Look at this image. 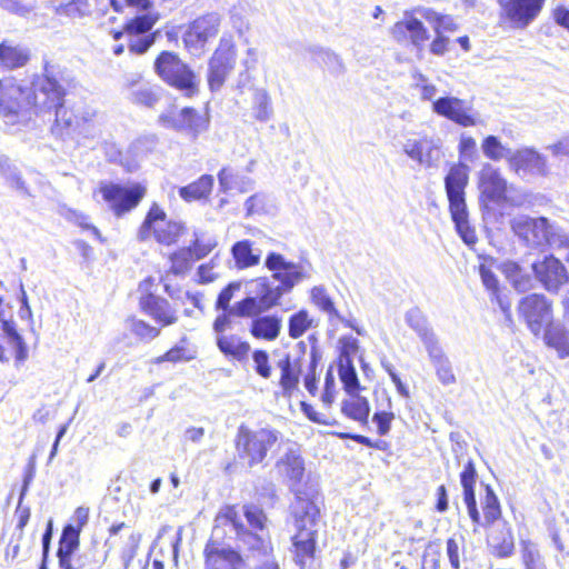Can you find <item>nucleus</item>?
Masks as SVG:
<instances>
[{
	"mask_svg": "<svg viewBox=\"0 0 569 569\" xmlns=\"http://www.w3.org/2000/svg\"><path fill=\"white\" fill-rule=\"evenodd\" d=\"M218 181L222 192L237 190L246 193L251 191L254 184L250 177L234 172L231 168H222L218 173Z\"/></svg>",
	"mask_w": 569,
	"mask_h": 569,
	"instance_id": "obj_31",
	"label": "nucleus"
},
{
	"mask_svg": "<svg viewBox=\"0 0 569 569\" xmlns=\"http://www.w3.org/2000/svg\"><path fill=\"white\" fill-rule=\"evenodd\" d=\"M216 521L219 525H230L236 532L237 539L250 550L260 551L267 555L270 551L269 541L263 533L248 529L240 519L239 512L233 506H226L218 513Z\"/></svg>",
	"mask_w": 569,
	"mask_h": 569,
	"instance_id": "obj_16",
	"label": "nucleus"
},
{
	"mask_svg": "<svg viewBox=\"0 0 569 569\" xmlns=\"http://www.w3.org/2000/svg\"><path fill=\"white\" fill-rule=\"evenodd\" d=\"M80 529L74 525H68L62 531L58 553L71 555L79 545Z\"/></svg>",
	"mask_w": 569,
	"mask_h": 569,
	"instance_id": "obj_49",
	"label": "nucleus"
},
{
	"mask_svg": "<svg viewBox=\"0 0 569 569\" xmlns=\"http://www.w3.org/2000/svg\"><path fill=\"white\" fill-rule=\"evenodd\" d=\"M535 278L549 292H558L569 280L563 263L553 256H546L542 260L532 263Z\"/></svg>",
	"mask_w": 569,
	"mask_h": 569,
	"instance_id": "obj_19",
	"label": "nucleus"
},
{
	"mask_svg": "<svg viewBox=\"0 0 569 569\" xmlns=\"http://www.w3.org/2000/svg\"><path fill=\"white\" fill-rule=\"evenodd\" d=\"M406 322L417 332L426 349L439 342L432 329L429 328L426 317L419 309H410L406 313Z\"/></svg>",
	"mask_w": 569,
	"mask_h": 569,
	"instance_id": "obj_33",
	"label": "nucleus"
},
{
	"mask_svg": "<svg viewBox=\"0 0 569 569\" xmlns=\"http://www.w3.org/2000/svg\"><path fill=\"white\" fill-rule=\"evenodd\" d=\"M281 321L274 316H263L254 319L250 332L258 339L274 340L280 333Z\"/></svg>",
	"mask_w": 569,
	"mask_h": 569,
	"instance_id": "obj_36",
	"label": "nucleus"
},
{
	"mask_svg": "<svg viewBox=\"0 0 569 569\" xmlns=\"http://www.w3.org/2000/svg\"><path fill=\"white\" fill-rule=\"evenodd\" d=\"M320 58L322 63L329 70L330 73L335 76H340L345 73V63L337 53L329 50H322L320 52Z\"/></svg>",
	"mask_w": 569,
	"mask_h": 569,
	"instance_id": "obj_54",
	"label": "nucleus"
},
{
	"mask_svg": "<svg viewBox=\"0 0 569 569\" xmlns=\"http://www.w3.org/2000/svg\"><path fill=\"white\" fill-rule=\"evenodd\" d=\"M221 20L219 13L209 12L191 21L182 36L184 48L193 56H201L207 43L218 36Z\"/></svg>",
	"mask_w": 569,
	"mask_h": 569,
	"instance_id": "obj_12",
	"label": "nucleus"
},
{
	"mask_svg": "<svg viewBox=\"0 0 569 569\" xmlns=\"http://www.w3.org/2000/svg\"><path fill=\"white\" fill-rule=\"evenodd\" d=\"M502 272L519 292H526L533 288V278L523 270L519 263L507 261L502 264Z\"/></svg>",
	"mask_w": 569,
	"mask_h": 569,
	"instance_id": "obj_35",
	"label": "nucleus"
},
{
	"mask_svg": "<svg viewBox=\"0 0 569 569\" xmlns=\"http://www.w3.org/2000/svg\"><path fill=\"white\" fill-rule=\"evenodd\" d=\"M41 78H38L33 87L22 86L14 78L0 80V114L8 123H14L18 118L31 108L39 109L40 100H36V86Z\"/></svg>",
	"mask_w": 569,
	"mask_h": 569,
	"instance_id": "obj_6",
	"label": "nucleus"
},
{
	"mask_svg": "<svg viewBox=\"0 0 569 569\" xmlns=\"http://www.w3.org/2000/svg\"><path fill=\"white\" fill-rule=\"evenodd\" d=\"M391 36L398 42H410L417 47L422 48L425 42L429 39V33L422 21L418 19L413 12L406 11L402 20L398 21L391 28Z\"/></svg>",
	"mask_w": 569,
	"mask_h": 569,
	"instance_id": "obj_24",
	"label": "nucleus"
},
{
	"mask_svg": "<svg viewBox=\"0 0 569 569\" xmlns=\"http://www.w3.org/2000/svg\"><path fill=\"white\" fill-rule=\"evenodd\" d=\"M209 116L200 113L196 109L186 107L178 110L170 107L158 117V123L164 129L190 136L192 139L207 131L209 128Z\"/></svg>",
	"mask_w": 569,
	"mask_h": 569,
	"instance_id": "obj_11",
	"label": "nucleus"
},
{
	"mask_svg": "<svg viewBox=\"0 0 569 569\" xmlns=\"http://www.w3.org/2000/svg\"><path fill=\"white\" fill-rule=\"evenodd\" d=\"M217 346L219 350L236 360H243L248 357L250 351V345L246 341H242L236 335H220L217 337Z\"/></svg>",
	"mask_w": 569,
	"mask_h": 569,
	"instance_id": "obj_34",
	"label": "nucleus"
},
{
	"mask_svg": "<svg viewBox=\"0 0 569 569\" xmlns=\"http://www.w3.org/2000/svg\"><path fill=\"white\" fill-rule=\"evenodd\" d=\"M481 147H482L483 154L487 158H489L490 160L498 161L505 157L508 158V153L505 154V152H503L505 151L503 146L500 143L498 138L495 136H488L483 140Z\"/></svg>",
	"mask_w": 569,
	"mask_h": 569,
	"instance_id": "obj_53",
	"label": "nucleus"
},
{
	"mask_svg": "<svg viewBox=\"0 0 569 569\" xmlns=\"http://www.w3.org/2000/svg\"><path fill=\"white\" fill-rule=\"evenodd\" d=\"M183 232L184 226L181 222L168 220L166 212L153 203L139 229L138 238L146 241L153 236L157 242L170 246L176 243Z\"/></svg>",
	"mask_w": 569,
	"mask_h": 569,
	"instance_id": "obj_10",
	"label": "nucleus"
},
{
	"mask_svg": "<svg viewBox=\"0 0 569 569\" xmlns=\"http://www.w3.org/2000/svg\"><path fill=\"white\" fill-rule=\"evenodd\" d=\"M236 53L232 46L220 43L209 61L208 82L211 90H218L224 83L227 76L233 69Z\"/></svg>",
	"mask_w": 569,
	"mask_h": 569,
	"instance_id": "obj_23",
	"label": "nucleus"
},
{
	"mask_svg": "<svg viewBox=\"0 0 569 569\" xmlns=\"http://www.w3.org/2000/svg\"><path fill=\"white\" fill-rule=\"evenodd\" d=\"M543 339L546 345L553 348L560 358L569 357V331L563 325L549 323L545 329Z\"/></svg>",
	"mask_w": 569,
	"mask_h": 569,
	"instance_id": "obj_30",
	"label": "nucleus"
},
{
	"mask_svg": "<svg viewBox=\"0 0 569 569\" xmlns=\"http://www.w3.org/2000/svg\"><path fill=\"white\" fill-rule=\"evenodd\" d=\"M231 256L237 269H248L260 263L261 250L253 248V242L246 239L233 243Z\"/></svg>",
	"mask_w": 569,
	"mask_h": 569,
	"instance_id": "obj_28",
	"label": "nucleus"
},
{
	"mask_svg": "<svg viewBox=\"0 0 569 569\" xmlns=\"http://www.w3.org/2000/svg\"><path fill=\"white\" fill-rule=\"evenodd\" d=\"M479 273L481 277V281L483 286L491 291L495 296H497L499 290V281L496 274L485 264L479 267Z\"/></svg>",
	"mask_w": 569,
	"mask_h": 569,
	"instance_id": "obj_64",
	"label": "nucleus"
},
{
	"mask_svg": "<svg viewBox=\"0 0 569 569\" xmlns=\"http://www.w3.org/2000/svg\"><path fill=\"white\" fill-rule=\"evenodd\" d=\"M279 439V432L272 429L261 428L251 430L244 425L238 428L236 436V450L240 460L249 467L261 463L268 451Z\"/></svg>",
	"mask_w": 569,
	"mask_h": 569,
	"instance_id": "obj_7",
	"label": "nucleus"
},
{
	"mask_svg": "<svg viewBox=\"0 0 569 569\" xmlns=\"http://www.w3.org/2000/svg\"><path fill=\"white\" fill-rule=\"evenodd\" d=\"M154 71L164 82L188 97L197 91L194 72L174 52L162 51L154 61Z\"/></svg>",
	"mask_w": 569,
	"mask_h": 569,
	"instance_id": "obj_8",
	"label": "nucleus"
},
{
	"mask_svg": "<svg viewBox=\"0 0 569 569\" xmlns=\"http://www.w3.org/2000/svg\"><path fill=\"white\" fill-rule=\"evenodd\" d=\"M518 312L535 336H539L543 328L552 323V303L543 295L523 297L518 303Z\"/></svg>",
	"mask_w": 569,
	"mask_h": 569,
	"instance_id": "obj_13",
	"label": "nucleus"
},
{
	"mask_svg": "<svg viewBox=\"0 0 569 569\" xmlns=\"http://www.w3.org/2000/svg\"><path fill=\"white\" fill-rule=\"evenodd\" d=\"M206 569H242L244 561L233 549L209 541L204 547Z\"/></svg>",
	"mask_w": 569,
	"mask_h": 569,
	"instance_id": "obj_25",
	"label": "nucleus"
},
{
	"mask_svg": "<svg viewBox=\"0 0 569 569\" xmlns=\"http://www.w3.org/2000/svg\"><path fill=\"white\" fill-rule=\"evenodd\" d=\"M277 471L288 482L290 490L295 495V501L303 500L316 502L317 489L308 482L302 483L305 476V461L296 448L288 450L279 458L276 463Z\"/></svg>",
	"mask_w": 569,
	"mask_h": 569,
	"instance_id": "obj_9",
	"label": "nucleus"
},
{
	"mask_svg": "<svg viewBox=\"0 0 569 569\" xmlns=\"http://www.w3.org/2000/svg\"><path fill=\"white\" fill-rule=\"evenodd\" d=\"M158 32H154L142 38H131L129 41V50L137 54H142L154 43Z\"/></svg>",
	"mask_w": 569,
	"mask_h": 569,
	"instance_id": "obj_61",
	"label": "nucleus"
},
{
	"mask_svg": "<svg viewBox=\"0 0 569 569\" xmlns=\"http://www.w3.org/2000/svg\"><path fill=\"white\" fill-rule=\"evenodd\" d=\"M127 322L129 330L141 340L151 341L160 335V329L150 326L143 320L130 318Z\"/></svg>",
	"mask_w": 569,
	"mask_h": 569,
	"instance_id": "obj_47",
	"label": "nucleus"
},
{
	"mask_svg": "<svg viewBox=\"0 0 569 569\" xmlns=\"http://www.w3.org/2000/svg\"><path fill=\"white\" fill-rule=\"evenodd\" d=\"M311 326L308 311L300 310L289 319V336L293 339L301 337Z\"/></svg>",
	"mask_w": 569,
	"mask_h": 569,
	"instance_id": "obj_50",
	"label": "nucleus"
},
{
	"mask_svg": "<svg viewBox=\"0 0 569 569\" xmlns=\"http://www.w3.org/2000/svg\"><path fill=\"white\" fill-rule=\"evenodd\" d=\"M0 362L8 363L14 357L17 366L29 357L28 346L16 329L13 321H1L0 326Z\"/></svg>",
	"mask_w": 569,
	"mask_h": 569,
	"instance_id": "obj_20",
	"label": "nucleus"
},
{
	"mask_svg": "<svg viewBox=\"0 0 569 569\" xmlns=\"http://www.w3.org/2000/svg\"><path fill=\"white\" fill-rule=\"evenodd\" d=\"M273 113L271 100L264 89H257L253 93V114L258 121L267 122Z\"/></svg>",
	"mask_w": 569,
	"mask_h": 569,
	"instance_id": "obj_43",
	"label": "nucleus"
},
{
	"mask_svg": "<svg viewBox=\"0 0 569 569\" xmlns=\"http://www.w3.org/2000/svg\"><path fill=\"white\" fill-rule=\"evenodd\" d=\"M161 90L154 86L143 84L131 92V101L147 108L154 107L160 100Z\"/></svg>",
	"mask_w": 569,
	"mask_h": 569,
	"instance_id": "obj_42",
	"label": "nucleus"
},
{
	"mask_svg": "<svg viewBox=\"0 0 569 569\" xmlns=\"http://www.w3.org/2000/svg\"><path fill=\"white\" fill-rule=\"evenodd\" d=\"M432 111L461 127H472L477 118L470 102L457 97H441L433 101Z\"/></svg>",
	"mask_w": 569,
	"mask_h": 569,
	"instance_id": "obj_18",
	"label": "nucleus"
},
{
	"mask_svg": "<svg viewBox=\"0 0 569 569\" xmlns=\"http://www.w3.org/2000/svg\"><path fill=\"white\" fill-rule=\"evenodd\" d=\"M489 542L496 555L501 558L509 557L515 548L513 537L509 529L501 532V537L491 536Z\"/></svg>",
	"mask_w": 569,
	"mask_h": 569,
	"instance_id": "obj_48",
	"label": "nucleus"
},
{
	"mask_svg": "<svg viewBox=\"0 0 569 569\" xmlns=\"http://www.w3.org/2000/svg\"><path fill=\"white\" fill-rule=\"evenodd\" d=\"M266 310L259 303L258 299H254L251 295H249L243 300L237 302L231 309L230 313L237 317H257L264 312Z\"/></svg>",
	"mask_w": 569,
	"mask_h": 569,
	"instance_id": "obj_46",
	"label": "nucleus"
},
{
	"mask_svg": "<svg viewBox=\"0 0 569 569\" xmlns=\"http://www.w3.org/2000/svg\"><path fill=\"white\" fill-rule=\"evenodd\" d=\"M481 506L483 511V525L489 526L501 516L499 500L489 486L486 487V496L481 501Z\"/></svg>",
	"mask_w": 569,
	"mask_h": 569,
	"instance_id": "obj_44",
	"label": "nucleus"
},
{
	"mask_svg": "<svg viewBox=\"0 0 569 569\" xmlns=\"http://www.w3.org/2000/svg\"><path fill=\"white\" fill-rule=\"evenodd\" d=\"M196 261L191 247L182 248L170 256L171 267L169 272L181 276L188 272Z\"/></svg>",
	"mask_w": 569,
	"mask_h": 569,
	"instance_id": "obj_41",
	"label": "nucleus"
},
{
	"mask_svg": "<svg viewBox=\"0 0 569 569\" xmlns=\"http://www.w3.org/2000/svg\"><path fill=\"white\" fill-rule=\"evenodd\" d=\"M402 151L412 161L430 168L440 158V140L429 136L418 139H407L402 144Z\"/></svg>",
	"mask_w": 569,
	"mask_h": 569,
	"instance_id": "obj_21",
	"label": "nucleus"
},
{
	"mask_svg": "<svg viewBox=\"0 0 569 569\" xmlns=\"http://www.w3.org/2000/svg\"><path fill=\"white\" fill-rule=\"evenodd\" d=\"M99 192L114 214L120 217L138 206L146 194V188L140 184L127 188L112 182H101Z\"/></svg>",
	"mask_w": 569,
	"mask_h": 569,
	"instance_id": "obj_15",
	"label": "nucleus"
},
{
	"mask_svg": "<svg viewBox=\"0 0 569 569\" xmlns=\"http://www.w3.org/2000/svg\"><path fill=\"white\" fill-rule=\"evenodd\" d=\"M264 267L272 272L271 279L278 284L273 286L267 277H259L248 283V295L258 299L266 311L279 305L280 299L296 286L310 280L313 273L310 262L289 261L283 254L274 251L267 254Z\"/></svg>",
	"mask_w": 569,
	"mask_h": 569,
	"instance_id": "obj_1",
	"label": "nucleus"
},
{
	"mask_svg": "<svg viewBox=\"0 0 569 569\" xmlns=\"http://www.w3.org/2000/svg\"><path fill=\"white\" fill-rule=\"evenodd\" d=\"M30 59V51L26 46L13 40H3L0 43V66L7 69L24 67Z\"/></svg>",
	"mask_w": 569,
	"mask_h": 569,
	"instance_id": "obj_27",
	"label": "nucleus"
},
{
	"mask_svg": "<svg viewBox=\"0 0 569 569\" xmlns=\"http://www.w3.org/2000/svg\"><path fill=\"white\" fill-rule=\"evenodd\" d=\"M310 300L316 308L328 316L330 322H333V318H340V312L325 286L320 284L311 288Z\"/></svg>",
	"mask_w": 569,
	"mask_h": 569,
	"instance_id": "obj_37",
	"label": "nucleus"
},
{
	"mask_svg": "<svg viewBox=\"0 0 569 569\" xmlns=\"http://www.w3.org/2000/svg\"><path fill=\"white\" fill-rule=\"evenodd\" d=\"M522 559L526 569H546L538 548L530 541L522 542Z\"/></svg>",
	"mask_w": 569,
	"mask_h": 569,
	"instance_id": "obj_51",
	"label": "nucleus"
},
{
	"mask_svg": "<svg viewBox=\"0 0 569 569\" xmlns=\"http://www.w3.org/2000/svg\"><path fill=\"white\" fill-rule=\"evenodd\" d=\"M243 516L247 519L248 525L251 530L262 532L264 529L266 515L263 511L257 506H244L243 507Z\"/></svg>",
	"mask_w": 569,
	"mask_h": 569,
	"instance_id": "obj_52",
	"label": "nucleus"
},
{
	"mask_svg": "<svg viewBox=\"0 0 569 569\" xmlns=\"http://www.w3.org/2000/svg\"><path fill=\"white\" fill-rule=\"evenodd\" d=\"M426 350L428 352L432 366L436 369L438 380L445 386L455 383L456 376L452 371L451 362L446 356L440 343L438 342Z\"/></svg>",
	"mask_w": 569,
	"mask_h": 569,
	"instance_id": "obj_29",
	"label": "nucleus"
},
{
	"mask_svg": "<svg viewBox=\"0 0 569 569\" xmlns=\"http://www.w3.org/2000/svg\"><path fill=\"white\" fill-rule=\"evenodd\" d=\"M278 367L281 370L280 386L283 395L291 397L292 392L298 387L299 370L291 363L288 356L284 359L279 360Z\"/></svg>",
	"mask_w": 569,
	"mask_h": 569,
	"instance_id": "obj_39",
	"label": "nucleus"
},
{
	"mask_svg": "<svg viewBox=\"0 0 569 569\" xmlns=\"http://www.w3.org/2000/svg\"><path fill=\"white\" fill-rule=\"evenodd\" d=\"M510 169L520 177H547L549 166L547 158L533 148H522L511 152L508 150Z\"/></svg>",
	"mask_w": 569,
	"mask_h": 569,
	"instance_id": "obj_17",
	"label": "nucleus"
},
{
	"mask_svg": "<svg viewBox=\"0 0 569 569\" xmlns=\"http://www.w3.org/2000/svg\"><path fill=\"white\" fill-rule=\"evenodd\" d=\"M56 12L69 18H83L90 14L91 6L88 0H71L66 3H60Z\"/></svg>",
	"mask_w": 569,
	"mask_h": 569,
	"instance_id": "obj_45",
	"label": "nucleus"
},
{
	"mask_svg": "<svg viewBox=\"0 0 569 569\" xmlns=\"http://www.w3.org/2000/svg\"><path fill=\"white\" fill-rule=\"evenodd\" d=\"M218 244L216 238L199 239L196 238L193 244L190 246L193 250V257L196 260H200L208 256Z\"/></svg>",
	"mask_w": 569,
	"mask_h": 569,
	"instance_id": "obj_57",
	"label": "nucleus"
},
{
	"mask_svg": "<svg viewBox=\"0 0 569 569\" xmlns=\"http://www.w3.org/2000/svg\"><path fill=\"white\" fill-rule=\"evenodd\" d=\"M252 359L254 362L256 372L260 377L268 379L271 376L268 353L263 350H256L252 355Z\"/></svg>",
	"mask_w": 569,
	"mask_h": 569,
	"instance_id": "obj_60",
	"label": "nucleus"
},
{
	"mask_svg": "<svg viewBox=\"0 0 569 569\" xmlns=\"http://www.w3.org/2000/svg\"><path fill=\"white\" fill-rule=\"evenodd\" d=\"M479 190L481 198L486 202L495 204L508 202L513 206H520L522 202V200H516L513 197L509 196L513 187H509L499 170L489 163L485 164L480 171Z\"/></svg>",
	"mask_w": 569,
	"mask_h": 569,
	"instance_id": "obj_14",
	"label": "nucleus"
},
{
	"mask_svg": "<svg viewBox=\"0 0 569 569\" xmlns=\"http://www.w3.org/2000/svg\"><path fill=\"white\" fill-rule=\"evenodd\" d=\"M476 469H475V465L471 460H469L462 472L460 473V482H461V486L463 488V496L469 493V492H475V483H476Z\"/></svg>",
	"mask_w": 569,
	"mask_h": 569,
	"instance_id": "obj_59",
	"label": "nucleus"
},
{
	"mask_svg": "<svg viewBox=\"0 0 569 569\" xmlns=\"http://www.w3.org/2000/svg\"><path fill=\"white\" fill-rule=\"evenodd\" d=\"M140 306L148 316L164 327L178 321L177 310L163 298L149 295L141 299Z\"/></svg>",
	"mask_w": 569,
	"mask_h": 569,
	"instance_id": "obj_26",
	"label": "nucleus"
},
{
	"mask_svg": "<svg viewBox=\"0 0 569 569\" xmlns=\"http://www.w3.org/2000/svg\"><path fill=\"white\" fill-rule=\"evenodd\" d=\"M460 158L466 161H473L477 158V143L472 137L462 134L459 142Z\"/></svg>",
	"mask_w": 569,
	"mask_h": 569,
	"instance_id": "obj_58",
	"label": "nucleus"
},
{
	"mask_svg": "<svg viewBox=\"0 0 569 569\" xmlns=\"http://www.w3.org/2000/svg\"><path fill=\"white\" fill-rule=\"evenodd\" d=\"M36 100H41L39 111L54 110L56 121L53 130L59 134H63V130L68 132H77L81 134L79 116L63 104V88L57 80L42 77L36 86Z\"/></svg>",
	"mask_w": 569,
	"mask_h": 569,
	"instance_id": "obj_5",
	"label": "nucleus"
},
{
	"mask_svg": "<svg viewBox=\"0 0 569 569\" xmlns=\"http://www.w3.org/2000/svg\"><path fill=\"white\" fill-rule=\"evenodd\" d=\"M158 20L159 13L148 9L146 13L131 19L126 24L124 31L129 36H139L151 30Z\"/></svg>",
	"mask_w": 569,
	"mask_h": 569,
	"instance_id": "obj_40",
	"label": "nucleus"
},
{
	"mask_svg": "<svg viewBox=\"0 0 569 569\" xmlns=\"http://www.w3.org/2000/svg\"><path fill=\"white\" fill-rule=\"evenodd\" d=\"M506 19L516 28L527 27L540 12L545 0H498Z\"/></svg>",
	"mask_w": 569,
	"mask_h": 569,
	"instance_id": "obj_22",
	"label": "nucleus"
},
{
	"mask_svg": "<svg viewBox=\"0 0 569 569\" xmlns=\"http://www.w3.org/2000/svg\"><path fill=\"white\" fill-rule=\"evenodd\" d=\"M467 183L468 168L461 163L452 166L445 178L449 211L457 233L468 247L472 248L477 243L478 238L476 229L469 221V212L465 199Z\"/></svg>",
	"mask_w": 569,
	"mask_h": 569,
	"instance_id": "obj_2",
	"label": "nucleus"
},
{
	"mask_svg": "<svg viewBox=\"0 0 569 569\" xmlns=\"http://www.w3.org/2000/svg\"><path fill=\"white\" fill-rule=\"evenodd\" d=\"M140 540H141L140 533L133 532L129 536L126 547L123 548V550L121 552V560L123 562L124 569H128L131 560L136 557Z\"/></svg>",
	"mask_w": 569,
	"mask_h": 569,
	"instance_id": "obj_56",
	"label": "nucleus"
},
{
	"mask_svg": "<svg viewBox=\"0 0 569 569\" xmlns=\"http://www.w3.org/2000/svg\"><path fill=\"white\" fill-rule=\"evenodd\" d=\"M66 218L69 220V221H72L74 223H77L78 226H80L81 228L83 229H88V230H91V232L98 238L100 239L101 238V234H100V231L92 224L89 223L88 221V217L82 213V212H79L77 210H68L67 213H66Z\"/></svg>",
	"mask_w": 569,
	"mask_h": 569,
	"instance_id": "obj_63",
	"label": "nucleus"
},
{
	"mask_svg": "<svg viewBox=\"0 0 569 569\" xmlns=\"http://www.w3.org/2000/svg\"><path fill=\"white\" fill-rule=\"evenodd\" d=\"M291 515L295 519L297 533L293 536L295 560L303 569L311 563L316 551V520L319 509L316 502L303 500L293 501Z\"/></svg>",
	"mask_w": 569,
	"mask_h": 569,
	"instance_id": "obj_4",
	"label": "nucleus"
},
{
	"mask_svg": "<svg viewBox=\"0 0 569 569\" xmlns=\"http://www.w3.org/2000/svg\"><path fill=\"white\" fill-rule=\"evenodd\" d=\"M193 358L192 355L189 353V351L182 347V346H174L170 350H168L164 355L159 356L154 359V363H162L164 361L168 362H181V361H189Z\"/></svg>",
	"mask_w": 569,
	"mask_h": 569,
	"instance_id": "obj_55",
	"label": "nucleus"
},
{
	"mask_svg": "<svg viewBox=\"0 0 569 569\" xmlns=\"http://www.w3.org/2000/svg\"><path fill=\"white\" fill-rule=\"evenodd\" d=\"M240 289V282L229 283L218 296L216 308L218 310H228L229 303L233 297V293Z\"/></svg>",
	"mask_w": 569,
	"mask_h": 569,
	"instance_id": "obj_62",
	"label": "nucleus"
},
{
	"mask_svg": "<svg viewBox=\"0 0 569 569\" xmlns=\"http://www.w3.org/2000/svg\"><path fill=\"white\" fill-rule=\"evenodd\" d=\"M341 411L346 417L366 426L368 423L370 406L365 397L352 392L342 401Z\"/></svg>",
	"mask_w": 569,
	"mask_h": 569,
	"instance_id": "obj_32",
	"label": "nucleus"
},
{
	"mask_svg": "<svg viewBox=\"0 0 569 569\" xmlns=\"http://www.w3.org/2000/svg\"><path fill=\"white\" fill-rule=\"evenodd\" d=\"M212 187L213 177L203 174L197 181L180 188L179 194L186 201L200 200L211 193Z\"/></svg>",
	"mask_w": 569,
	"mask_h": 569,
	"instance_id": "obj_38",
	"label": "nucleus"
},
{
	"mask_svg": "<svg viewBox=\"0 0 569 569\" xmlns=\"http://www.w3.org/2000/svg\"><path fill=\"white\" fill-rule=\"evenodd\" d=\"M510 228L522 243L533 249L561 248L569 241V236L545 217L518 214L510 220Z\"/></svg>",
	"mask_w": 569,
	"mask_h": 569,
	"instance_id": "obj_3",
	"label": "nucleus"
}]
</instances>
